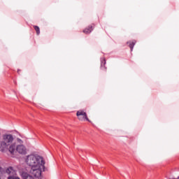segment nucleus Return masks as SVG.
<instances>
[{
	"label": "nucleus",
	"instance_id": "obj_13",
	"mask_svg": "<svg viewBox=\"0 0 179 179\" xmlns=\"http://www.w3.org/2000/svg\"><path fill=\"white\" fill-rule=\"evenodd\" d=\"M1 177H2V175H0V179H1Z\"/></svg>",
	"mask_w": 179,
	"mask_h": 179
},
{
	"label": "nucleus",
	"instance_id": "obj_7",
	"mask_svg": "<svg viewBox=\"0 0 179 179\" xmlns=\"http://www.w3.org/2000/svg\"><path fill=\"white\" fill-rule=\"evenodd\" d=\"M94 27H96V25L94 24H91L85 29H83V33H84L85 34H90L93 31V30H94Z\"/></svg>",
	"mask_w": 179,
	"mask_h": 179
},
{
	"label": "nucleus",
	"instance_id": "obj_2",
	"mask_svg": "<svg viewBox=\"0 0 179 179\" xmlns=\"http://www.w3.org/2000/svg\"><path fill=\"white\" fill-rule=\"evenodd\" d=\"M45 162L43 159H41V164L36 166L31 167L29 173L32 174L36 178H41V173L45 171Z\"/></svg>",
	"mask_w": 179,
	"mask_h": 179
},
{
	"label": "nucleus",
	"instance_id": "obj_12",
	"mask_svg": "<svg viewBox=\"0 0 179 179\" xmlns=\"http://www.w3.org/2000/svg\"><path fill=\"white\" fill-rule=\"evenodd\" d=\"M17 142H18V143H20V145H22V143H23V141L20 138H17Z\"/></svg>",
	"mask_w": 179,
	"mask_h": 179
},
{
	"label": "nucleus",
	"instance_id": "obj_8",
	"mask_svg": "<svg viewBox=\"0 0 179 179\" xmlns=\"http://www.w3.org/2000/svg\"><path fill=\"white\" fill-rule=\"evenodd\" d=\"M106 58L102 57L101 58V70L103 71L104 72H106V71H107V67H106Z\"/></svg>",
	"mask_w": 179,
	"mask_h": 179
},
{
	"label": "nucleus",
	"instance_id": "obj_9",
	"mask_svg": "<svg viewBox=\"0 0 179 179\" xmlns=\"http://www.w3.org/2000/svg\"><path fill=\"white\" fill-rule=\"evenodd\" d=\"M127 44H129V47L131 51H133L134 47H135V45L136 44V40L129 41L127 42Z\"/></svg>",
	"mask_w": 179,
	"mask_h": 179
},
{
	"label": "nucleus",
	"instance_id": "obj_4",
	"mask_svg": "<svg viewBox=\"0 0 179 179\" xmlns=\"http://www.w3.org/2000/svg\"><path fill=\"white\" fill-rule=\"evenodd\" d=\"M76 115L80 121H88V122H90V120L87 117V113L85 110H79L77 111Z\"/></svg>",
	"mask_w": 179,
	"mask_h": 179
},
{
	"label": "nucleus",
	"instance_id": "obj_3",
	"mask_svg": "<svg viewBox=\"0 0 179 179\" xmlns=\"http://www.w3.org/2000/svg\"><path fill=\"white\" fill-rule=\"evenodd\" d=\"M41 159L43 158H37L34 155H29L26 159V163L29 166L31 169V167L38 166L39 164H41Z\"/></svg>",
	"mask_w": 179,
	"mask_h": 179
},
{
	"label": "nucleus",
	"instance_id": "obj_14",
	"mask_svg": "<svg viewBox=\"0 0 179 179\" xmlns=\"http://www.w3.org/2000/svg\"><path fill=\"white\" fill-rule=\"evenodd\" d=\"M0 136H1V131H0Z\"/></svg>",
	"mask_w": 179,
	"mask_h": 179
},
{
	"label": "nucleus",
	"instance_id": "obj_5",
	"mask_svg": "<svg viewBox=\"0 0 179 179\" xmlns=\"http://www.w3.org/2000/svg\"><path fill=\"white\" fill-rule=\"evenodd\" d=\"M6 173L7 174H9L10 176L8 177V179H20L19 176H17V174L16 173V171L15 169H13V167L10 166L6 170Z\"/></svg>",
	"mask_w": 179,
	"mask_h": 179
},
{
	"label": "nucleus",
	"instance_id": "obj_1",
	"mask_svg": "<svg viewBox=\"0 0 179 179\" xmlns=\"http://www.w3.org/2000/svg\"><path fill=\"white\" fill-rule=\"evenodd\" d=\"M15 137L10 134H4L2 135L0 141V150L1 152L8 150L10 155H14L16 152V143H13Z\"/></svg>",
	"mask_w": 179,
	"mask_h": 179
},
{
	"label": "nucleus",
	"instance_id": "obj_11",
	"mask_svg": "<svg viewBox=\"0 0 179 179\" xmlns=\"http://www.w3.org/2000/svg\"><path fill=\"white\" fill-rule=\"evenodd\" d=\"M4 173H5V170L0 166V176H3Z\"/></svg>",
	"mask_w": 179,
	"mask_h": 179
},
{
	"label": "nucleus",
	"instance_id": "obj_10",
	"mask_svg": "<svg viewBox=\"0 0 179 179\" xmlns=\"http://www.w3.org/2000/svg\"><path fill=\"white\" fill-rule=\"evenodd\" d=\"M33 27L34 30L36 31L37 36H38L40 34V27H38V26L37 25H34Z\"/></svg>",
	"mask_w": 179,
	"mask_h": 179
},
{
	"label": "nucleus",
	"instance_id": "obj_6",
	"mask_svg": "<svg viewBox=\"0 0 179 179\" xmlns=\"http://www.w3.org/2000/svg\"><path fill=\"white\" fill-rule=\"evenodd\" d=\"M15 152H17V153H19L20 155H26V147L22 144L16 146L15 144Z\"/></svg>",
	"mask_w": 179,
	"mask_h": 179
}]
</instances>
